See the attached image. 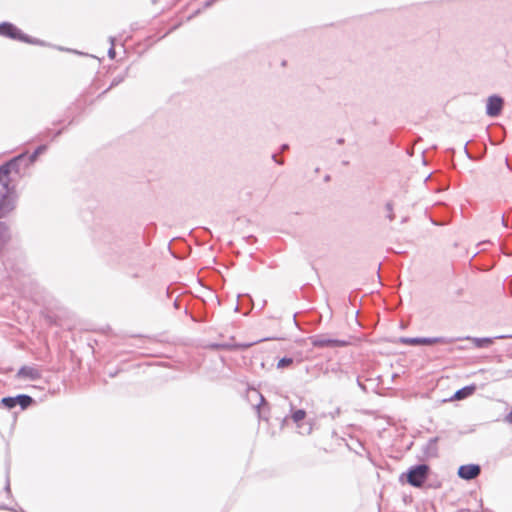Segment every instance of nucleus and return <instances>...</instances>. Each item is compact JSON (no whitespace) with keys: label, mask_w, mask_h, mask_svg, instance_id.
<instances>
[{"label":"nucleus","mask_w":512,"mask_h":512,"mask_svg":"<svg viewBox=\"0 0 512 512\" xmlns=\"http://www.w3.org/2000/svg\"><path fill=\"white\" fill-rule=\"evenodd\" d=\"M100 253L109 265L124 266L131 270L130 276L134 279L145 274L144 251L137 237L122 230L105 229L98 240Z\"/></svg>","instance_id":"obj_1"},{"label":"nucleus","mask_w":512,"mask_h":512,"mask_svg":"<svg viewBox=\"0 0 512 512\" xmlns=\"http://www.w3.org/2000/svg\"><path fill=\"white\" fill-rule=\"evenodd\" d=\"M29 167V164L26 162V152H22L12 157L0 165V185L2 187L14 185L11 175L15 174L21 178L25 175V171Z\"/></svg>","instance_id":"obj_2"},{"label":"nucleus","mask_w":512,"mask_h":512,"mask_svg":"<svg viewBox=\"0 0 512 512\" xmlns=\"http://www.w3.org/2000/svg\"><path fill=\"white\" fill-rule=\"evenodd\" d=\"M431 473V468L426 463H418L410 466L405 472H403L399 481L401 483L409 484L415 488L423 487Z\"/></svg>","instance_id":"obj_3"},{"label":"nucleus","mask_w":512,"mask_h":512,"mask_svg":"<svg viewBox=\"0 0 512 512\" xmlns=\"http://www.w3.org/2000/svg\"><path fill=\"white\" fill-rule=\"evenodd\" d=\"M0 36L31 45L46 46L45 41L24 33L19 27L9 21L0 22Z\"/></svg>","instance_id":"obj_4"},{"label":"nucleus","mask_w":512,"mask_h":512,"mask_svg":"<svg viewBox=\"0 0 512 512\" xmlns=\"http://www.w3.org/2000/svg\"><path fill=\"white\" fill-rule=\"evenodd\" d=\"M4 191L0 192V219L6 217L16 207V185L2 187Z\"/></svg>","instance_id":"obj_5"},{"label":"nucleus","mask_w":512,"mask_h":512,"mask_svg":"<svg viewBox=\"0 0 512 512\" xmlns=\"http://www.w3.org/2000/svg\"><path fill=\"white\" fill-rule=\"evenodd\" d=\"M399 343L406 345H432V344H448L457 341V339L448 337H400Z\"/></svg>","instance_id":"obj_6"},{"label":"nucleus","mask_w":512,"mask_h":512,"mask_svg":"<svg viewBox=\"0 0 512 512\" xmlns=\"http://www.w3.org/2000/svg\"><path fill=\"white\" fill-rule=\"evenodd\" d=\"M34 403L35 400L28 394L6 396L1 399V405L8 410H12L16 406H20L21 410H25Z\"/></svg>","instance_id":"obj_7"},{"label":"nucleus","mask_w":512,"mask_h":512,"mask_svg":"<svg viewBox=\"0 0 512 512\" xmlns=\"http://www.w3.org/2000/svg\"><path fill=\"white\" fill-rule=\"evenodd\" d=\"M290 419L296 424L299 433L302 435H309L312 433L313 424L312 422H304L306 417V411L304 409H296L294 410V406L290 403Z\"/></svg>","instance_id":"obj_8"},{"label":"nucleus","mask_w":512,"mask_h":512,"mask_svg":"<svg viewBox=\"0 0 512 512\" xmlns=\"http://www.w3.org/2000/svg\"><path fill=\"white\" fill-rule=\"evenodd\" d=\"M311 344L314 348H338L346 347L349 341L337 338H330L324 334L310 337Z\"/></svg>","instance_id":"obj_9"},{"label":"nucleus","mask_w":512,"mask_h":512,"mask_svg":"<svg viewBox=\"0 0 512 512\" xmlns=\"http://www.w3.org/2000/svg\"><path fill=\"white\" fill-rule=\"evenodd\" d=\"M504 107V99L498 95L493 94L487 98L486 102V115L492 118L498 117Z\"/></svg>","instance_id":"obj_10"},{"label":"nucleus","mask_w":512,"mask_h":512,"mask_svg":"<svg viewBox=\"0 0 512 512\" xmlns=\"http://www.w3.org/2000/svg\"><path fill=\"white\" fill-rule=\"evenodd\" d=\"M457 341L458 340H470L474 343L475 347L477 348H487L489 347L490 345H492L494 343L495 340H498V339H512V334H501V335H497V336H494V337H471V336H466V337H457L456 338Z\"/></svg>","instance_id":"obj_11"},{"label":"nucleus","mask_w":512,"mask_h":512,"mask_svg":"<svg viewBox=\"0 0 512 512\" xmlns=\"http://www.w3.org/2000/svg\"><path fill=\"white\" fill-rule=\"evenodd\" d=\"M481 473V466L479 464H464L458 468L457 475L459 478L470 481L477 478Z\"/></svg>","instance_id":"obj_12"},{"label":"nucleus","mask_w":512,"mask_h":512,"mask_svg":"<svg viewBox=\"0 0 512 512\" xmlns=\"http://www.w3.org/2000/svg\"><path fill=\"white\" fill-rule=\"evenodd\" d=\"M15 377L21 380L36 381L42 377V374L36 366L23 365L18 369Z\"/></svg>","instance_id":"obj_13"},{"label":"nucleus","mask_w":512,"mask_h":512,"mask_svg":"<svg viewBox=\"0 0 512 512\" xmlns=\"http://www.w3.org/2000/svg\"><path fill=\"white\" fill-rule=\"evenodd\" d=\"M252 343H232V342H213L208 345V348L214 351L226 350V351H237L246 350L251 347Z\"/></svg>","instance_id":"obj_14"},{"label":"nucleus","mask_w":512,"mask_h":512,"mask_svg":"<svg viewBox=\"0 0 512 512\" xmlns=\"http://www.w3.org/2000/svg\"><path fill=\"white\" fill-rule=\"evenodd\" d=\"M438 442V436L432 437L427 441V443L422 447V460L437 458L439 456Z\"/></svg>","instance_id":"obj_15"},{"label":"nucleus","mask_w":512,"mask_h":512,"mask_svg":"<svg viewBox=\"0 0 512 512\" xmlns=\"http://www.w3.org/2000/svg\"><path fill=\"white\" fill-rule=\"evenodd\" d=\"M476 389H477V387L475 384L466 385V386L458 389L452 396V399L463 400V399L473 395L475 393Z\"/></svg>","instance_id":"obj_16"},{"label":"nucleus","mask_w":512,"mask_h":512,"mask_svg":"<svg viewBox=\"0 0 512 512\" xmlns=\"http://www.w3.org/2000/svg\"><path fill=\"white\" fill-rule=\"evenodd\" d=\"M47 149H48L47 144H41V145L37 146L36 149L31 154H28V151H25L26 152V162L29 164V166L33 165L37 161L39 155L46 152Z\"/></svg>","instance_id":"obj_17"},{"label":"nucleus","mask_w":512,"mask_h":512,"mask_svg":"<svg viewBox=\"0 0 512 512\" xmlns=\"http://www.w3.org/2000/svg\"><path fill=\"white\" fill-rule=\"evenodd\" d=\"M11 234L9 226L5 222H0V252L10 241Z\"/></svg>","instance_id":"obj_18"},{"label":"nucleus","mask_w":512,"mask_h":512,"mask_svg":"<svg viewBox=\"0 0 512 512\" xmlns=\"http://www.w3.org/2000/svg\"><path fill=\"white\" fill-rule=\"evenodd\" d=\"M269 407L268 401L265 399L263 395L260 394V402L258 405L255 406V409L258 414L259 420L268 421L269 417L268 414L263 410V408Z\"/></svg>","instance_id":"obj_19"},{"label":"nucleus","mask_w":512,"mask_h":512,"mask_svg":"<svg viewBox=\"0 0 512 512\" xmlns=\"http://www.w3.org/2000/svg\"><path fill=\"white\" fill-rule=\"evenodd\" d=\"M327 373H332L338 380H342L344 378L350 379L348 372L343 370L339 364H335L328 368Z\"/></svg>","instance_id":"obj_20"},{"label":"nucleus","mask_w":512,"mask_h":512,"mask_svg":"<svg viewBox=\"0 0 512 512\" xmlns=\"http://www.w3.org/2000/svg\"><path fill=\"white\" fill-rule=\"evenodd\" d=\"M128 68L125 69V71L120 74V75H117L116 77L113 78V80L111 81L109 87L107 89H105L101 94H99L98 98L102 97L104 94H106L110 89L118 86L120 83H122L124 81V79L127 77V74H128Z\"/></svg>","instance_id":"obj_21"},{"label":"nucleus","mask_w":512,"mask_h":512,"mask_svg":"<svg viewBox=\"0 0 512 512\" xmlns=\"http://www.w3.org/2000/svg\"><path fill=\"white\" fill-rule=\"evenodd\" d=\"M2 266H4L3 270H0V282L11 281L13 282L12 273L8 272L7 266L8 262H2Z\"/></svg>","instance_id":"obj_22"},{"label":"nucleus","mask_w":512,"mask_h":512,"mask_svg":"<svg viewBox=\"0 0 512 512\" xmlns=\"http://www.w3.org/2000/svg\"><path fill=\"white\" fill-rule=\"evenodd\" d=\"M293 362H294V359L292 357L284 356L279 359V361L277 363V368L283 369V368L289 367L290 365L293 364Z\"/></svg>","instance_id":"obj_23"},{"label":"nucleus","mask_w":512,"mask_h":512,"mask_svg":"<svg viewBox=\"0 0 512 512\" xmlns=\"http://www.w3.org/2000/svg\"><path fill=\"white\" fill-rule=\"evenodd\" d=\"M9 473H10V464L9 462L6 463V481H5V487H4V490L5 492L10 495L11 494V487H10V477H9Z\"/></svg>","instance_id":"obj_24"},{"label":"nucleus","mask_w":512,"mask_h":512,"mask_svg":"<svg viewBox=\"0 0 512 512\" xmlns=\"http://www.w3.org/2000/svg\"><path fill=\"white\" fill-rule=\"evenodd\" d=\"M109 42H110V48L108 49V57L110 59H114L116 57V51H115V48H114L115 38L113 36H110L109 37Z\"/></svg>","instance_id":"obj_25"},{"label":"nucleus","mask_w":512,"mask_h":512,"mask_svg":"<svg viewBox=\"0 0 512 512\" xmlns=\"http://www.w3.org/2000/svg\"><path fill=\"white\" fill-rule=\"evenodd\" d=\"M63 134V129H58L57 131L53 132L51 129H47L45 131V135L46 136H50L51 137V140H54L56 139L57 137H59L60 135Z\"/></svg>","instance_id":"obj_26"},{"label":"nucleus","mask_w":512,"mask_h":512,"mask_svg":"<svg viewBox=\"0 0 512 512\" xmlns=\"http://www.w3.org/2000/svg\"><path fill=\"white\" fill-rule=\"evenodd\" d=\"M385 208H386V210L388 212L387 218L390 221L394 220L395 215L393 213V204L391 202H387L386 205H385Z\"/></svg>","instance_id":"obj_27"},{"label":"nucleus","mask_w":512,"mask_h":512,"mask_svg":"<svg viewBox=\"0 0 512 512\" xmlns=\"http://www.w3.org/2000/svg\"><path fill=\"white\" fill-rule=\"evenodd\" d=\"M0 509L1 510H9V511H13V512H25L21 507L14 508V507H9L4 504L0 505Z\"/></svg>","instance_id":"obj_28"},{"label":"nucleus","mask_w":512,"mask_h":512,"mask_svg":"<svg viewBox=\"0 0 512 512\" xmlns=\"http://www.w3.org/2000/svg\"><path fill=\"white\" fill-rule=\"evenodd\" d=\"M356 383H357V386L364 392V393H367L368 392V389H367V386L361 382L360 378L357 377L356 379Z\"/></svg>","instance_id":"obj_29"},{"label":"nucleus","mask_w":512,"mask_h":512,"mask_svg":"<svg viewBox=\"0 0 512 512\" xmlns=\"http://www.w3.org/2000/svg\"><path fill=\"white\" fill-rule=\"evenodd\" d=\"M271 158H272V160H273L276 164H278V165H283V164H284V160H283V159L278 158L277 154H275V153H274V154H272Z\"/></svg>","instance_id":"obj_30"},{"label":"nucleus","mask_w":512,"mask_h":512,"mask_svg":"<svg viewBox=\"0 0 512 512\" xmlns=\"http://www.w3.org/2000/svg\"><path fill=\"white\" fill-rule=\"evenodd\" d=\"M217 0H206L203 4V9L211 7Z\"/></svg>","instance_id":"obj_31"},{"label":"nucleus","mask_w":512,"mask_h":512,"mask_svg":"<svg viewBox=\"0 0 512 512\" xmlns=\"http://www.w3.org/2000/svg\"><path fill=\"white\" fill-rule=\"evenodd\" d=\"M244 240L248 243V244H252L256 241V237L253 236V235H249L247 237H244Z\"/></svg>","instance_id":"obj_32"},{"label":"nucleus","mask_w":512,"mask_h":512,"mask_svg":"<svg viewBox=\"0 0 512 512\" xmlns=\"http://www.w3.org/2000/svg\"><path fill=\"white\" fill-rule=\"evenodd\" d=\"M289 419H290L289 415H286L282 419H280L281 428H283L287 424Z\"/></svg>","instance_id":"obj_33"},{"label":"nucleus","mask_w":512,"mask_h":512,"mask_svg":"<svg viewBox=\"0 0 512 512\" xmlns=\"http://www.w3.org/2000/svg\"><path fill=\"white\" fill-rule=\"evenodd\" d=\"M467 145H468V142L464 145V152L466 154V156L469 158V159H473L471 153L469 152L468 148H467Z\"/></svg>","instance_id":"obj_34"},{"label":"nucleus","mask_w":512,"mask_h":512,"mask_svg":"<svg viewBox=\"0 0 512 512\" xmlns=\"http://www.w3.org/2000/svg\"><path fill=\"white\" fill-rule=\"evenodd\" d=\"M190 318L192 321L194 322H203V321H206V319H199V317H196L195 315L193 314H190Z\"/></svg>","instance_id":"obj_35"},{"label":"nucleus","mask_w":512,"mask_h":512,"mask_svg":"<svg viewBox=\"0 0 512 512\" xmlns=\"http://www.w3.org/2000/svg\"><path fill=\"white\" fill-rule=\"evenodd\" d=\"M505 420H506L509 424H512V410H511V411L506 415Z\"/></svg>","instance_id":"obj_36"},{"label":"nucleus","mask_w":512,"mask_h":512,"mask_svg":"<svg viewBox=\"0 0 512 512\" xmlns=\"http://www.w3.org/2000/svg\"><path fill=\"white\" fill-rule=\"evenodd\" d=\"M501 223L504 227L508 228V223H507V220L505 219V216L504 214L502 215L501 217Z\"/></svg>","instance_id":"obj_37"},{"label":"nucleus","mask_w":512,"mask_h":512,"mask_svg":"<svg viewBox=\"0 0 512 512\" xmlns=\"http://www.w3.org/2000/svg\"><path fill=\"white\" fill-rule=\"evenodd\" d=\"M240 297H245V298H247V300L249 301L250 304L252 303V298H251V296L249 294H245V295H240L239 294L238 298H240Z\"/></svg>","instance_id":"obj_38"},{"label":"nucleus","mask_w":512,"mask_h":512,"mask_svg":"<svg viewBox=\"0 0 512 512\" xmlns=\"http://www.w3.org/2000/svg\"><path fill=\"white\" fill-rule=\"evenodd\" d=\"M117 374H118V370H116V371H109L108 372V375H109L110 378H114Z\"/></svg>","instance_id":"obj_39"},{"label":"nucleus","mask_w":512,"mask_h":512,"mask_svg":"<svg viewBox=\"0 0 512 512\" xmlns=\"http://www.w3.org/2000/svg\"><path fill=\"white\" fill-rule=\"evenodd\" d=\"M336 143H337V144H339V145H342V144H344V143H345V139H344V138H338V139L336 140Z\"/></svg>","instance_id":"obj_40"},{"label":"nucleus","mask_w":512,"mask_h":512,"mask_svg":"<svg viewBox=\"0 0 512 512\" xmlns=\"http://www.w3.org/2000/svg\"><path fill=\"white\" fill-rule=\"evenodd\" d=\"M173 306H174L176 309H178V308H179V300H178V298H176V299L174 300Z\"/></svg>","instance_id":"obj_41"},{"label":"nucleus","mask_w":512,"mask_h":512,"mask_svg":"<svg viewBox=\"0 0 512 512\" xmlns=\"http://www.w3.org/2000/svg\"><path fill=\"white\" fill-rule=\"evenodd\" d=\"M340 414V408H337L334 413L332 414V418H335L336 415Z\"/></svg>","instance_id":"obj_42"},{"label":"nucleus","mask_w":512,"mask_h":512,"mask_svg":"<svg viewBox=\"0 0 512 512\" xmlns=\"http://www.w3.org/2000/svg\"><path fill=\"white\" fill-rule=\"evenodd\" d=\"M201 12V9H198L196 10L190 17L189 19L193 18L194 16L198 15L199 13Z\"/></svg>","instance_id":"obj_43"},{"label":"nucleus","mask_w":512,"mask_h":512,"mask_svg":"<svg viewBox=\"0 0 512 512\" xmlns=\"http://www.w3.org/2000/svg\"><path fill=\"white\" fill-rule=\"evenodd\" d=\"M287 149H289V145H288V144H282V145H281V150H282V151H285V150H287Z\"/></svg>","instance_id":"obj_44"},{"label":"nucleus","mask_w":512,"mask_h":512,"mask_svg":"<svg viewBox=\"0 0 512 512\" xmlns=\"http://www.w3.org/2000/svg\"><path fill=\"white\" fill-rule=\"evenodd\" d=\"M73 124H75V118L70 119L67 126H71Z\"/></svg>","instance_id":"obj_45"},{"label":"nucleus","mask_w":512,"mask_h":512,"mask_svg":"<svg viewBox=\"0 0 512 512\" xmlns=\"http://www.w3.org/2000/svg\"><path fill=\"white\" fill-rule=\"evenodd\" d=\"M239 308H240V305H239V303H237V304H236V306H235V308H234V310H235V311H239Z\"/></svg>","instance_id":"obj_46"},{"label":"nucleus","mask_w":512,"mask_h":512,"mask_svg":"<svg viewBox=\"0 0 512 512\" xmlns=\"http://www.w3.org/2000/svg\"><path fill=\"white\" fill-rule=\"evenodd\" d=\"M169 249H170V252H171L172 256H174V257H176V258H179V256H177L174 252H172V251H171V248H170V247H169Z\"/></svg>","instance_id":"obj_47"},{"label":"nucleus","mask_w":512,"mask_h":512,"mask_svg":"<svg viewBox=\"0 0 512 512\" xmlns=\"http://www.w3.org/2000/svg\"><path fill=\"white\" fill-rule=\"evenodd\" d=\"M505 163H506L507 167L510 169L508 159L505 160Z\"/></svg>","instance_id":"obj_48"},{"label":"nucleus","mask_w":512,"mask_h":512,"mask_svg":"<svg viewBox=\"0 0 512 512\" xmlns=\"http://www.w3.org/2000/svg\"><path fill=\"white\" fill-rule=\"evenodd\" d=\"M67 128H68V126L66 125V126L62 127L61 129H63V132H64L67 130Z\"/></svg>","instance_id":"obj_49"},{"label":"nucleus","mask_w":512,"mask_h":512,"mask_svg":"<svg viewBox=\"0 0 512 512\" xmlns=\"http://www.w3.org/2000/svg\"><path fill=\"white\" fill-rule=\"evenodd\" d=\"M184 313H185L186 315H188V314H189V312H188V309H187V308H185Z\"/></svg>","instance_id":"obj_50"},{"label":"nucleus","mask_w":512,"mask_h":512,"mask_svg":"<svg viewBox=\"0 0 512 512\" xmlns=\"http://www.w3.org/2000/svg\"><path fill=\"white\" fill-rule=\"evenodd\" d=\"M458 349L459 350H463V349H465V347L464 346H458Z\"/></svg>","instance_id":"obj_51"},{"label":"nucleus","mask_w":512,"mask_h":512,"mask_svg":"<svg viewBox=\"0 0 512 512\" xmlns=\"http://www.w3.org/2000/svg\"><path fill=\"white\" fill-rule=\"evenodd\" d=\"M349 162L348 161H343V165H348Z\"/></svg>","instance_id":"obj_52"},{"label":"nucleus","mask_w":512,"mask_h":512,"mask_svg":"<svg viewBox=\"0 0 512 512\" xmlns=\"http://www.w3.org/2000/svg\"><path fill=\"white\" fill-rule=\"evenodd\" d=\"M329 179H330V176H329V175H327V176L325 177V180H326V181H328Z\"/></svg>","instance_id":"obj_53"},{"label":"nucleus","mask_w":512,"mask_h":512,"mask_svg":"<svg viewBox=\"0 0 512 512\" xmlns=\"http://www.w3.org/2000/svg\"><path fill=\"white\" fill-rule=\"evenodd\" d=\"M76 54H81L83 55V53L79 52V51H74Z\"/></svg>","instance_id":"obj_54"}]
</instances>
